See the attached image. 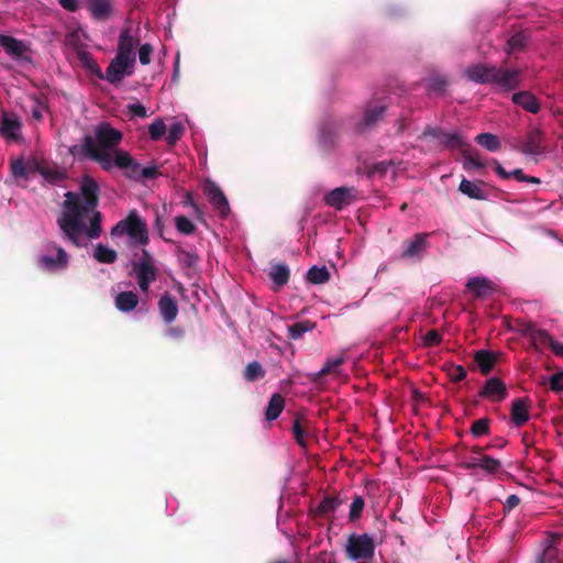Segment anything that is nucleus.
Listing matches in <instances>:
<instances>
[{
  "mask_svg": "<svg viewBox=\"0 0 563 563\" xmlns=\"http://www.w3.org/2000/svg\"><path fill=\"white\" fill-rule=\"evenodd\" d=\"M99 192L97 181L85 177L80 184V195L73 191L65 194L64 211L58 217L57 224L64 235L76 246H80L85 231L82 219L98 206Z\"/></svg>",
  "mask_w": 563,
  "mask_h": 563,
  "instance_id": "obj_1",
  "label": "nucleus"
},
{
  "mask_svg": "<svg viewBox=\"0 0 563 563\" xmlns=\"http://www.w3.org/2000/svg\"><path fill=\"white\" fill-rule=\"evenodd\" d=\"M521 74L519 68H509L507 60L499 67L490 64H475L465 70L471 81L482 85L492 84L505 92L516 90L520 86Z\"/></svg>",
  "mask_w": 563,
  "mask_h": 563,
  "instance_id": "obj_2",
  "label": "nucleus"
},
{
  "mask_svg": "<svg viewBox=\"0 0 563 563\" xmlns=\"http://www.w3.org/2000/svg\"><path fill=\"white\" fill-rule=\"evenodd\" d=\"M111 234L114 236L126 234L130 239L142 245L148 242L147 224L135 209L131 210L126 218L119 221L112 228Z\"/></svg>",
  "mask_w": 563,
  "mask_h": 563,
  "instance_id": "obj_3",
  "label": "nucleus"
},
{
  "mask_svg": "<svg viewBox=\"0 0 563 563\" xmlns=\"http://www.w3.org/2000/svg\"><path fill=\"white\" fill-rule=\"evenodd\" d=\"M69 153L73 156L81 154L97 162L106 172H110L115 166L114 155L112 156L109 151H103V148L97 147L95 139L91 135H86L80 145L71 146L69 148Z\"/></svg>",
  "mask_w": 563,
  "mask_h": 563,
  "instance_id": "obj_4",
  "label": "nucleus"
},
{
  "mask_svg": "<svg viewBox=\"0 0 563 563\" xmlns=\"http://www.w3.org/2000/svg\"><path fill=\"white\" fill-rule=\"evenodd\" d=\"M345 552L351 560H371L375 553V542L367 533H352L347 538Z\"/></svg>",
  "mask_w": 563,
  "mask_h": 563,
  "instance_id": "obj_5",
  "label": "nucleus"
},
{
  "mask_svg": "<svg viewBox=\"0 0 563 563\" xmlns=\"http://www.w3.org/2000/svg\"><path fill=\"white\" fill-rule=\"evenodd\" d=\"M132 268L140 289L147 292L150 285L157 278V268L154 265L152 255L146 250H143L139 261L132 263Z\"/></svg>",
  "mask_w": 563,
  "mask_h": 563,
  "instance_id": "obj_6",
  "label": "nucleus"
},
{
  "mask_svg": "<svg viewBox=\"0 0 563 563\" xmlns=\"http://www.w3.org/2000/svg\"><path fill=\"white\" fill-rule=\"evenodd\" d=\"M135 64L132 60L114 56L103 74V80H107L113 86H119L125 76L134 74Z\"/></svg>",
  "mask_w": 563,
  "mask_h": 563,
  "instance_id": "obj_7",
  "label": "nucleus"
},
{
  "mask_svg": "<svg viewBox=\"0 0 563 563\" xmlns=\"http://www.w3.org/2000/svg\"><path fill=\"white\" fill-rule=\"evenodd\" d=\"M387 110V103L384 101H369L365 108L362 120L356 124L360 133L377 125L384 118Z\"/></svg>",
  "mask_w": 563,
  "mask_h": 563,
  "instance_id": "obj_8",
  "label": "nucleus"
},
{
  "mask_svg": "<svg viewBox=\"0 0 563 563\" xmlns=\"http://www.w3.org/2000/svg\"><path fill=\"white\" fill-rule=\"evenodd\" d=\"M122 141V133L110 126L108 123H101L96 129V145L103 151L115 148Z\"/></svg>",
  "mask_w": 563,
  "mask_h": 563,
  "instance_id": "obj_9",
  "label": "nucleus"
},
{
  "mask_svg": "<svg viewBox=\"0 0 563 563\" xmlns=\"http://www.w3.org/2000/svg\"><path fill=\"white\" fill-rule=\"evenodd\" d=\"M203 192L208 201L219 211L221 217H227L230 212L229 201L222 189L212 180H206Z\"/></svg>",
  "mask_w": 563,
  "mask_h": 563,
  "instance_id": "obj_10",
  "label": "nucleus"
},
{
  "mask_svg": "<svg viewBox=\"0 0 563 563\" xmlns=\"http://www.w3.org/2000/svg\"><path fill=\"white\" fill-rule=\"evenodd\" d=\"M140 44V38L131 34V27H124L119 36L118 49L115 56L132 60L135 64V48Z\"/></svg>",
  "mask_w": 563,
  "mask_h": 563,
  "instance_id": "obj_11",
  "label": "nucleus"
},
{
  "mask_svg": "<svg viewBox=\"0 0 563 563\" xmlns=\"http://www.w3.org/2000/svg\"><path fill=\"white\" fill-rule=\"evenodd\" d=\"M115 167L123 172V175L133 181H139L140 163L135 161L128 152L122 150L114 151Z\"/></svg>",
  "mask_w": 563,
  "mask_h": 563,
  "instance_id": "obj_12",
  "label": "nucleus"
},
{
  "mask_svg": "<svg viewBox=\"0 0 563 563\" xmlns=\"http://www.w3.org/2000/svg\"><path fill=\"white\" fill-rule=\"evenodd\" d=\"M355 197L356 190L354 188L338 187L325 195L324 202L336 210H342L345 206L352 203Z\"/></svg>",
  "mask_w": 563,
  "mask_h": 563,
  "instance_id": "obj_13",
  "label": "nucleus"
},
{
  "mask_svg": "<svg viewBox=\"0 0 563 563\" xmlns=\"http://www.w3.org/2000/svg\"><path fill=\"white\" fill-rule=\"evenodd\" d=\"M481 398H487L495 402H500L507 398L508 391L505 383L498 377L487 379L483 388L478 391Z\"/></svg>",
  "mask_w": 563,
  "mask_h": 563,
  "instance_id": "obj_14",
  "label": "nucleus"
},
{
  "mask_svg": "<svg viewBox=\"0 0 563 563\" xmlns=\"http://www.w3.org/2000/svg\"><path fill=\"white\" fill-rule=\"evenodd\" d=\"M52 249L57 252V256L41 255L36 261L37 266L49 272L66 268L68 266V254L66 251L55 244L52 245Z\"/></svg>",
  "mask_w": 563,
  "mask_h": 563,
  "instance_id": "obj_15",
  "label": "nucleus"
},
{
  "mask_svg": "<svg viewBox=\"0 0 563 563\" xmlns=\"http://www.w3.org/2000/svg\"><path fill=\"white\" fill-rule=\"evenodd\" d=\"M91 16L98 21L108 20L113 10V0H84Z\"/></svg>",
  "mask_w": 563,
  "mask_h": 563,
  "instance_id": "obj_16",
  "label": "nucleus"
},
{
  "mask_svg": "<svg viewBox=\"0 0 563 563\" xmlns=\"http://www.w3.org/2000/svg\"><path fill=\"white\" fill-rule=\"evenodd\" d=\"M157 306L159 314L166 323L175 321L178 314V305L169 292L166 291L161 296Z\"/></svg>",
  "mask_w": 563,
  "mask_h": 563,
  "instance_id": "obj_17",
  "label": "nucleus"
},
{
  "mask_svg": "<svg viewBox=\"0 0 563 563\" xmlns=\"http://www.w3.org/2000/svg\"><path fill=\"white\" fill-rule=\"evenodd\" d=\"M429 233H418L412 240L404 242L402 258H413L419 256L427 246Z\"/></svg>",
  "mask_w": 563,
  "mask_h": 563,
  "instance_id": "obj_18",
  "label": "nucleus"
},
{
  "mask_svg": "<svg viewBox=\"0 0 563 563\" xmlns=\"http://www.w3.org/2000/svg\"><path fill=\"white\" fill-rule=\"evenodd\" d=\"M542 141V132L540 130H531L527 133L526 141L520 151L527 155H540L543 153Z\"/></svg>",
  "mask_w": 563,
  "mask_h": 563,
  "instance_id": "obj_19",
  "label": "nucleus"
},
{
  "mask_svg": "<svg viewBox=\"0 0 563 563\" xmlns=\"http://www.w3.org/2000/svg\"><path fill=\"white\" fill-rule=\"evenodd\" d=\"M511 101L530 113H538L541 109L540 102L530 91H519L512 95Z\"/></svg>",
  "mask_w": 563,
  "mask_h": 563,
  "instance_id": "obj_20",
  "label": "nucleus"
},
{
  "mask_svg": "<svg viewBox=\"0 0 563 563\" xmlns=\"http://www.w3.org/2000/svg\"><path fill=\"white\" fill-rule=\"evenodd\" d=\"M466 287L474 294L475 298H486L494 290V284L485 277H473L468 279Z\"/></svg>",
  "mask_w": 563,
  "mask_h": 563,
  "instance_id": "obj_21",
  "label": "nucleus"
},
{
  "mask_svg": "<svg viewBox=\"0 0 563 563\" xmlns=\"http://www.w3.org/2000/svg\"><path fill=\"white\" fill-rule=\"evenodd\" d=\"M0 46L8 55L15 58L22 57L27 51L26 45L22 41L5 34H0Z\"/></svg>",
  "mask_w": 563,
  "mask_h": 563,
  "instance_id": "obj_22",
  "label": "nucleus"
},
{
  "mask_svg": "<svg viewBox=\"0 0 563 563\" xmlns=\"http://www.w3.org/2000/svg\"><path fill=\"white\" fill-rule=\"evenodd\" d=\"M561 533H550L547 545L541 554L538 555L536 563H553L558 558L556 543L562 539Z\"/></svg>",
  "mask_w": 563,
  "mask_h": 563,
  "instance_id": "obj_23",
  "label": "nucleus"
},
{
  "mask_svg": "<svg viewBox=\"0 0 563 563\" xmlns=\"http://www.w3.org/2000/svg\"><path fill=\"white\" fill-rule=\"evenodd\" d=\"M170 242L175 244V254L178 258L179 265L186 269H196L200 262L198 254L191 251H186L179 243L174 241Z\"/></svg>",
  "mask_w": 563,
  "mask_h": 563,
  "instance_id": "obj_24",
  "label": "nucleus"
},
{
  "mask_svg": "<svg viewBox=\"0 0 563 563\" xmlns=\"http://www.w3.org/2000/svg\"><path fill=\"white\" fill-rule=\"evenodd\" d=\"M510 417L511 421L517 427L523 426L529 420L527 398H517L514 400Z\"/></svg>",
  "mask_w": 563,
  "mask_h": 563,
  "instance_id": "obj_25",
  "label": "nucleus"
},
{
  "mask_svg": "<svg viewBox=\"0 0 563 563\" xmlns=\"http://www.w3.org/2000/svg\"><path fill=\"white\" fill-rule=\"evenodd\" d=\"M474 360L483 375H488L497 362L496 355L488 350L476 351Z\"/></svg>",
  "mask_w": 563,
  "mask_h": 563,
  "instance_id": "obj_26",
  "label": "nucleus"
},
{
  "mask_svg": "<svg viewBox=\"0 0 563 563\" xmlns=\"http://www.w3.org/2000/svg\"><path fill=\"white\" fill-rule=\"evenodd\" d=\"M139 296L131 290L121 291L114 299L115 308L122 312H130L137 307Z\"/></svg>",
  "mask_w": 563,
  "mask_h": 563,
  "instance_id": "obj_27",
  "label": "nucleus"
},
{
  "mask_svg": "<svg viewBox=\"0 0 563 563\" xmlns=\"http://www.w3.org/2000/svg\"><path fill=\"white\" fill-rule=\"evenodd\" d=\"M484 184L483 181L473 183L466 178H463L460 183L459 190L471 199L475 200H486L487 194L481 188L479 185Z\"/></svg>",
  "mask_w": 563,
  "mask_h": 563,
  "instance_id": "obj_28",
  "label": "nucleus"
},
{
  "mask_svg": "<svg viewBox=\"0 0 563 563\" xmlns=\"http://www.w3.org/2000/svg\"><path fill=\"white\" fill-rule=\"evenodd\" d=\"M268 276L272 279V282L278 287L285 286L290 277L289 268L286 264L276 263L272 264Z\"/></svg>",
  "mask_w": 563,
  "mask_h": 563,
  "instance_id": "obj_29",
  "label": "nucleus"
},
{
  "mask_svg": "<svg viewBox=\"0 0 563 563\" xmlns=\"http://www.w3.org/2000/svg\"><path fill=\"white\" fill-rule=\"evenodd\" d=\"M33 165L36 167V172H38L49 184L57 185L66 178L65 173L57 168L42 166L36 161H33Z\"/></svg>",
  "mask_w": 563,
  "mask_h": 563,
  "instance_id": "obj_30",
  "label": "nucleus"
},
{
  "mask_svg": "<svg viewBox=\"0 0 563 563\" xmlns=\"http://www.w3.org/2000/svg\"><path fill=\"white\" fill-rule=\"evenodd\" d=\"M441 143L450 150H459L461 153L467 147L470 143L459 133H442Z\"/></svg>",
  "mask_w": 563,
  "mask_h": 563,
  "instance_id": "obj_31",
  "label": "nucleus"
},
{
  "mask_svg": "<svg viewBox=\"0 0 563 563\" xmlns=\"http://www.w3.org/2000/svg\"><path fill=\"white\" fill-rule=\"evenodd\" d=\"M529 36L525 32L515 33L508 41L505 47V52L508 56L523 52L527 47Z\"/></svg>",
  "mask_w": 563,
  "mask_h": 563,
  "instance_id": "obj_32",
  "label": "nucleus"
},
{
  "mask_svg": "<svg viewBox=\"0 0 563 563\" xmlns=\"http://www.w3.org/2000/svg\"><path fill=\"white\" fill-rule=\"evenodd\" d=\"M20 129L21 122L15 115H3L0 124V132L2 135L10 139H16Z\"/></svg>",
  "mask_w": 563,
  "mask_h": 563,
  "instance_id": "obj_33",
  "label": "nucleus"
},
{
  "mask_svg": "<svg viewBox=\"0 0 563 563\" xmlns=\"http://www.w3.org/2000/svg\"><path fill=\"white\" fill-rule=\"evenodd\" d=\"M285 407V399L280 394H273L265 410L266 420L273 421L279 417Z\"/></svg>",
  "mask_w": 563,
  "mask_h": 563,
  "instance_id": "obj_34",
  "label": "nucleus"
},
{
  "mask_svg": "<svg viewBox=\"0 0 563 563\" xmlns=\"http://www.w3.org/2000/svg\"><path fill=\"white\" fill-rule=\"evenodd\" d=\"M529 340L536 350H541L547 346H550L551 350H553V344L556 343L548 331L539 328L534 330Z\"/></svg>",
  "mask_w": 563,
  "mask_h": 563,
  "instance_id": "obj_35",
  "label": "nucleus"
},
{
  "mask_svg": "<svg viewBox=\"0 0 563 563\" xmlns=\"http://www.w3.org/2000/svg\"><path fill=\"white\" fill-rule=\"evenodd\" d=\"M475 142L489 152H497L501 147L499 137L488 132L476 135Z\"/></svg>",
  "mask_w": 563,
  "mask_h": 563,
  "instance_id": "obj_36",
  "label": "nucleus"
},
{
  "mask_svg": "<svg viewBox=\"0 0 563 563\" xmlns=\"http://www.w3.org/2000/svg\"><path fill=\"white\" fill-rule=\"evenodd\" d=\"M36 170L32 162H25L23 158H18L11 163V172L15 178H27L30 173Z\"/></svg>",
  "mask_w": 563,
  "mask_h": 563,
  "instance_id": "obj_37",
  "label": "nucleus"
},
{
  "mask_svg": "<svg viewBox=\"0 0 563 563\" xmlns=\"http://www.w3.org/2000/svg\"><path fill=\"white\" fill-rule=\"evenodd\" d=\"M306 279L313 285L324 284L330 279V273L325 266L314 265L307 272Z\"/></svg>",
  "mask_w": 563,
  "mask_h": 563,
  "instance_id": "obj_38",
  "label": "nucleus"
},
{
  "mask_svg": "<svg viewBox=\"0 0 563 563\" xmlns=\"http://www.w3.org/2000/svg\"><path fill=\"white\" fill-rule=\"evenodd\" d=\"M93 257L99 263L113 264L118 258V254L114 250L109 249V247L104 246L103 244L99 243L95 247Z\"/></svg>",
  "mask_w": 563,
  "mask_h": 563,
  "instance_id": "obj_39",
  "label": "nucleus"
},
{
  "mask_svg": "<svg viewBox=\"0 0 563 563\" xmlns=\"http://www.w3.org/2000/svg\"><path fill=\"white\" fill-rule=\"evenodd\" d=\"M461 154L464 157V161H463L464 169L470 170V169L484 168L485 164L479 159L477 151H472L470 147H467Z\"/></svg>",
  "mask_w": 563,
  "mask_h": 563,
  "instance_id": "obj_40",
  "label": "nucleus"
},
{
  "mask_svg": "<svg viewBox=\"0 0 563 563\" xmlns=\"http://www.w3.org/2000/svg\"><path fill=\"white\" fill-rule=\"evenodd\" d=\"M313 328L314 323L309 320L295 322L288 325V335L292 340H299L306 332L313 330Z\"/></svg>",
  "mask_w": 563,
  "mask_h": 563,
  "instance_id": "obj_41",
  "label": "nucleus"
},
{
  "mask_svg": "<svg viewBox=\"0 0 563 563\" xmlns=\"http://www.w3.org/2000/svg\"><path fill=\"white\" fill-rule=\"evenodd\" d=\"M342 501L334 496H325L318 505L317 512L320 516H328L336 510Z\"/></svg>",
  "mask_w": 563,
  "mask_h": 563,
  "instance_id": "obj_42",
  "label": "nucleus"
},
{
  "mask_svg": "<svg viewBox=\"0 0 563 563\" xmlns=\"http://www.w3.org/2000/svg\"><path fill=\"white\" fill-rule=\"evenodd\" d=\"M265 376V371L260 362L253 361L246 365L243 377L246 382H255Z\"/></svg>",
  "mask_w": 563,
  "mask_h": 563,
  "instance_id": "obj_43",
  "label": "nucleus"
},
{
  "mask_svg": "<svg viewBox=\"0 0 563 563\" xmlns=\"http://www.w3.org/2000/svg\"><path fill=\"white\" fill-rule=\"evenodd\" d=\"M101 212L95 211L90 219L89 227L85 225L82 234H86L90 239H98L101 235Z\"/></svg>",
  "mask_w": 563,
  "mask_h": 563,
  "instance_id": "obj_44",
  "label": "nucleus"
},
{
  "mask_svg": "<svg viewBox=\"0 0 563 563\" xmlns=\"http://www.w3.org/2000/svg\"><path fill=\"white\" fill-rule=\"evenodd\" d=\"M444 369L451 382L460 383L466 378L467 372L462 365H456L454 363L444 364Z\"/></svg>",
  "mask_w": 563,
  "mask_h": 563,
  "instance_id": "obj_45",
  "label": "nucleus"
},
{
  "mask_svg": "<svg viewBox=\"0 0 563 563\" xmlns=\"http://www.w3.org/2000/svg\"><path fill=\"white\" fill-rule=\"evenodd\" d=\"M365 507L364 498L360 495H355L350 506L349 519L355 521L360 519Z\"/></svg>",
  "mask_w": 563,
  "mask_h": 563,
  "instance_id": "obj_46",
  "label": "nucleus"
},
{
  "mask_svg": "<svg viewBox=\"0 0 563 563\" xmlns=\"http://www.w3.org/2000/svg\"><path fill=\"white\" fill-rule=\"evenodd\" d=\"M489 418L475 420L471 427V433L474 438H479L489 433Z\"/></svg>",
  "mask_w": 563,
  "mask_h": 563,
  "instance_id": "obj_47",
  "label": "nucleus"
},
{
  "mask_svg": "<svg viewBox=\"0 0 563 563\" xmlns=\"http://www.w3.org/2000/svg\"><path fill=\"white\" fill-rule=\"evenodd\" d=\"M80 60L88 70H90L99 79L103 80V73L100 66L97 64V62L92 58V56L89 53H82L80 56Z\"/></svg>",
  "mask_w": 563,
  "mask_h": 563,
  "instance_id": "obj_48",
  "label": "nucleus"
},
{
  "mask_svg": "<svg viewBox=\"0 0 563 563\" xmlns=\"http://www.w3.org/2000/svg\"><path fill=\"white\" fill-rule=\"evenodd\" d=\"M176 229L183 234H192L196 231V225L185 216L175 218Z\"/></svg>",
  "mask_w": 563,
  "mask_h": 563,
  "instance_id": "obj_49",
  "label": "nucleus"
},
{
  "mask_svg": "<svg viewBox=\"0 0 563 563\" xmlns=\"http://www.w3.org/2000/svg\"><path fill=\"white\" fill-rule=\"evenodd\" d=\"M481 468L489 474H495L501 468V462L489 455H483L481 457Z\"/></svg>",
  "mask_w": 563,
  "mask_h": 563,
  "instance_id": "obj_50",
  "label": "nucleus"
},
{
  "mask_svg": "<svg viewBox=\"0 0 563 563\" xmlns=\"http://www.w3.org/2000/svg\"><path fill=\"white\" fill-rule=\"evenodd\" d=\"M344 362V358L342 356L335 357L333 360H328L327 363L323 365V367L317 373L316 378H321L323 376H327L342 365Z\"/></svg>",
  "mask_w": 563,
  "mask_h": 563,
  "instance_id": "obj_51",
  "label": "nucleus"
},
{
  "mask_svg": "<svg viewBox=\"0 0 563 563\" xmlns=\"http://www.w3.org/2000/svg\"><path fill=\"white\" fill-rule=\"evenodd\" d=\"M148 133L153 141H158L166 133V124L162 119H157L152 124H150Z\"/></svg>",
  "mask_w": 563,
  "mask_h": 563,
  "instance_id": "obj_52",
  "label": "nucleus"
},
{
  "mask_svg": "<svg viewBox=\"0 0 563 563\" xmlns=\"http://www.w3.org/2000/svg\"><path fill=\"white\" fill-rule=\"evenodd\" d=\"M185 133V128L181 123L177 122L169 126L166 141L169 145H175L177 141Z\"/></svg>",
  "mask_w": 563,
  "mask_h": 563,
  "instance_id": "obj_53",
  "label": "nucleus"
},
{
  "mask_svg": "<svg viewBox=\"0 0 563 563\" xmlns=\"http://www.w3.org/2000/svg\"><path fill=\"white\" fill-rule=\"evenodd\" d=\"M516 329H517V332L520 333L522 336L530 339L531 335L533 334L534 330L537 329V325H536V323H533L531 321L517 320Z\"/></svg>",
  "mask_w": 563,
  "mask_h": 563,
  "instance_id": "obj_54",
  "label": "nucleus"
},
{
  "mask_svg": "<svg viewBox=\"0 0 563 563\" xmlns=\"http://www.w3.org/2000/svg\"><path fill=\"white\" fill-rule=\"evenodd\" d=\"M442 336L437 330L428 331L423 338L422 342L426 347H433L441 343Z\"/></svg>",
  "mask_w": 563,
  "mask_h": 563,
  "instance_id": "obj_55",
  "label": "nucleus"
},
{
  "mask_svg": "<svg viewBox=\"0 0 563 563\" xmlns=\"http://www.w3.org/2000/svg\"><path fill=\"white\" fill-rule=\"evenodd\" d=\"M161 175L156 166L141 167L139 172V181L151 180Z\"/></svg>",
  "mask_w": 563,
  "mask_h": 563,
  "instance_id": "obj_56",
  "label": "nucleus"
},
{
  "mask_svg": "<svg viewBox=\"0 0 563 563\" xmlns=\"http://www.w3.org/2000/svg\"><path fill=\"white\" fill-rule=\"evenodd\" d=\"M292 433H294V437L296 439V442L300 445V446H306V439H305V431H303V428L301 427L300 424V419L299 417H297L294 421V424H292Z\"/></svg>",
  "mask_w": 563,
  "mask_h": 563,
  "instance_id": "obj_57",
  "label": "nucleus"
},
{
  "mask_svg": "<svg viewBox=\"0 0 563 563\" xmlns=\"http://www.w3.org/2000/svg\"><path fill=\"white\" fill-rule=\"evenodd\" d=\"M153 47L151 44L145 43L139 48V59L142 65H148L151 63V55Z\"/></svg>",
  "mask_w": 563,
  "mask_h": 563,
  "instance_id": "obj_58",
  "label": "nucleus"
},
{
  "mask_svg": "<svg viewBox=\"0 0 563 563\" xmlns=\"http://www.w3.org/2000/svg\"><path fill=\"white\" fill-rule=\"evenodd\" d=\"M128 113L131 114V117H139V118H146L147 117V110L146 108L140 103H129L126 106Z\"/></svg>",
  "mask_w": 563,
  "mask_h": 563,
  "instance_id": "obj_59",
  "label": "nucleus"
},
{
  "mask_svg": "<svg viewBox=\"0 0 563 563\" xmlns=\"http://www.w3.org/2000/svg\"><path fill=\"white\" fill-rule=\"evenodd\" d=\"M550 388L555 393H563V372L553 374L549 379Z\"/></svg>",
  "mask_w": 563,
  "mask_h": 563,
  "instance_id": "obj_60",
  "label": "nucleus"
},
{
  "mask_svg": "<svg viewBox=\"0 0 563 563\" xmlns=\"http://www.w3.org/2000/svg\"><path fill=\"white\" fill-rule=\"evenodd\" d=\"M446 86H448V80L442 77H435V78L431 79V81L429 84L430 90L435 91V92L444 91Z\"/></svg>",
  "mask_w": 563,
  "mask_h": 563,
  "instance_id": "obj_61",
  "label": "nucleus"
},
{
  "mask_svg": "<svg viewBox=\"0 0 563 563\" xmlns=\"http://www.w3.org/2000/svg\"><path fill=\"white\" fill-rule=\"evenodd\" d=\"M520 504L519 496L512 494L509 495L504 504V510L509 512Z\"/></svg>",
  "mask_w": 563,
  "mask_h": 563,
  "instance_id": "obj_62",
  "label": "nucleus"
},
{
  "mask_svg": "<svg viewBox=\"0 0 563 563\" xmlns=\"http://www.w3.org/2000/svg\"><path fill=\"white\" fill-rule=\"evenodd\" d=\"M166 335L173 339H181L185 336V329L180 325L170 327L166 330Z\"/></svg>",
  "mask_w": 563,
  "mask_h": 563,
  "instance_id": "obj_63",
  "label": "nucleus"
},
{
  "mask_svg": "<svg viewBox=\"0 0 563 563\" xmlns=\"http://www.w3.org/2000/svg\"><path fill=\"white\" fill-rule=\"evenodd\" d=\"M311 563H338L333 554L321 552Z\"/></svg>",
  "mask_w": 563,
  "mask_h": 563,
  "instance_id": "obj_64",
  "label": "nucleus"
}]
</instances>
